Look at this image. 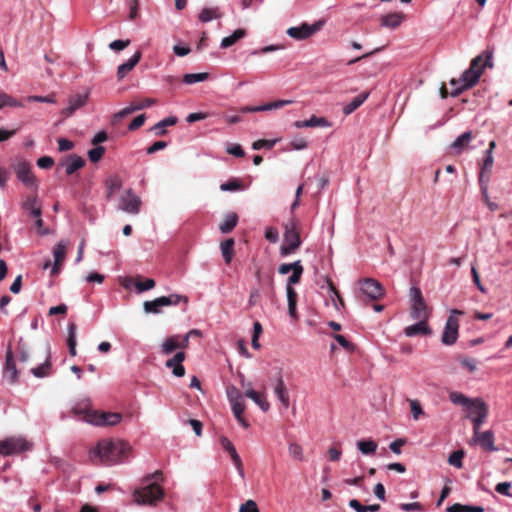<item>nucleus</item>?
<instances>
[{"label": "nucleus", "instance_id": "obj_1", "mask_svg": "<svg viewBox=\"0 0 512 512\" xmlns=\"http://www.w3.org/2000/svg\"><path fill=\"white\" fill-rule=\"evenodd\" d=\"M131 450L130 444L123 440L103 439L90 452V457L93 461L98 459L101 464L112 466L125 462L129 458Z\"/></svg>", "mask_w": 512, "mask_h": 512}, {"label": "nucleus", "instance_id": "obj_2", "mask_svg": "<svg viewBox=\"0 0 512 512\" xmlns=\"http://www.w3.org/2000/svg\"><path fill=\"white\" fill-rule=\"evenodd\" d=\"M492 57L493 52L485 50L471 61L470 67L462 73L458 80L451 79L450 85L452 90L450 91V96L457 97L464 90L473 87L481 77L484 68L493 66Z\"/></svg>", "mask_w": 512, "mask_h": 512}, {"label": "nucleus", "instance_id": "obj_3", "mask_svg": "<svg viewBox=\"0 0 512 512\" xmlns=\"http://www.w3.org/2000/svg\"><path fill=\"white\" fill-rule=\"evenodd\" d=\"M163 481L161 471L147 474L141 478V487L132 492L133 502L137 505L155 506L164 497V490L159 485Z\"/></svg>", "mask_w": 512, "mask_h": 512}, {"label": "nucleus", "instance_id": "obj_4", "mask_svg": "<svg viewBox=\"0 0 512 512\" xmlns=\"http://www.w3.org/2000/svg\"><path fill=\"white\" fill-rule=\"evenodd\" d=\"M32 443L23 436H11L0 440V455L7 457L32 449Z\"/></svg>", "mask_w": 512, "mask_h": 512}, {"label": "nucleus", "instance_id": "obj_5", "mask_svg": "<svg viewBox=\"0 0 512 512\" xmlns=\"http://www.w3.org/2000/svg\"><path fill=\"white\" fill-rule=\"evenodd\" d=\"M301 245L300 234L297 223L291 219L284 224V244L281 247V254L287 256L292 254Z\"/></svg>", "mask_w": 512, "mask_h": 512}, {"label": "nucleus", "instance_id": "obj_6", "mask_svg": "<svg viewBox=\"0 0 512 512\" xmlns=\"http://www.w3.org/2000/svg\"><path fill=\"white\" fill-rule=\"evenodd\" d=\"M459 315H463V311L452 309L450 311L449 317L446 320L445 327L441 336V342L446 346L455 344L458 339Z\"/></svg>", "mask_w": 512, "mask_h": 512}, {"label": "nucleus", "instance_id": "obj_7", "mask_svg": "<svg viewBox=\"0 0 512 512\" xmlns=\"http://www.w3.org/2000/svg\"><path fill=\"white\" fill-rule=\"evenodd\" d=\"M183 300L185 303L188 302V299L185 296H181L178 294H170L168 296H161L151 301H145L143 303V309L145 313L159 314L162 311L163 307L166 306H176Z\"/></svg>", "mask_w": 512, "mask_h": 512}, {"label": "nucleus", "instance_id": "obj_8", "mask_svg": "<svg viewBox=\"0 0 512 512\" xmlns=\"http://www.w3.org/2000/svg\"><path fill=\"white\" fill-rule=\"evenodd\" d=\"M142 201L140 197L131 189H127L119 198L117 210L130 215H138L141 209Z\"/></svg>", "mask_w": 512, "mask_h": 512}, {"label": "nucleus", "instance_id": "obj_9", "mask_svg": "<svg viewBox=\"0 0 512 512\" xmlns=\"http://www.w3.org/2000/svg\"><path fill=\"white\" fill-rule=\"evenodd\" d=\"M359 292L361 295L368 300L375 301L381 299L385 290L382 284L373 278H362L358 281Z\"/></svg>", "mask_w": 512, "mask_h": 512}, {"label": "nucleus", "instance_id": "obj_10", "mask_svg": "<svg viewBox=\"0 0 512 512\" xmlns=\"http://www.w3.org/2000/svg\"><path fill=\"white\" fill-rule=\"evenodd\" d=\"M17 179L29 189L37 190L39 183L32 173L31 164L28 161L20 160L14 166Z\"/></svg>", "mask_w": 512, "mask_h": 512}, {"label": "nucleus", "instance_id": "obj_11", "mask_svg": "<svg viewBox=\"0 0 512 512\" xmlns=\"http://www.w3.org/2000/svg\"><path fill=\"white\" fill-rule=\"evenodd\" d=\"M322 21L315 22L311 25L303 23L300 26H293L287 29L286 33L293 39L304 40L315 34L321 29Z\"/></svg>", "mask_w": 512, "mask_h": 512}, {"label": "nucleus", "instance_id": "obj_12", "mask_svg": "<svg viewBox=\"0 0 512 512\" xmlns=\"http://www.w3.org/2000/svg\"><path fill=\"white\" fill-rule=\"evenodd\" d=\"M122 419L121 414L115 412H103L96 413L94 412L91 415H88L87 421L95 426H114L120 423Z\"/></svg>", "mask_w": 512, "mask_h": 512}, {"label": "nucleus", "instance_id": "obj_13", "mask_svg": "<svg viewBox=\"0 0 512 512\" xmlns=\"http://www.w3.org/2000/svg\"><path fill=\"white\" fill-rule=\"evenodd\" d=\"M191 334H198L197 330L189 331L180 341V337L178 335H173L165 339V341L161 345V350L164 354L168 355L175 351L177 348H185L189 341V336Z\"/></svg>", "mask_w": 512, "mask_h": 512}, {"label": "nucleus", "instance_id": "obj_14", "mask_svg": "<svg viewBox=\"0 0 512 512\" xmlns=\"http://www.w3.org/2000/svg\"><path fill=\"white\" fill-rule=\"evenodd\" d=\"M494 433L491 430L483 431L478 433V435H473L471 438L470 444H478L481 448L488 452H495L498 448L494 444Z\"/></svg>", "mask_w": 512, "mask_h": 512}, {"label": "nucleus", "instance_id": "obj_15", "mask_svg": "<svg viewBox=\"0 0 512 512\" xmlns=\"http://www.w3.org/2000/svg\"><path fill=\"white\" fill-rule=\"evenodd\" d=\"M3 377L12 384L18 381V370L16 368L13 352L10 347H8L5 355Z\"/></svg>", "mask_w": 512, "mask_h": 512}, {"label": "nucleus", "instance_id": "obj_16", "mask_svg": "<svg viewBox=\"0 0 512 512\" xmlns=\"http://www.w3.org/2000/svg\"><path fill=\"white\" fill-rule=\"evenodd\" d=\"M85 160L76 154L69 155L60 166L65 169L66 175L70 176L85 166Z\"/></svg>", "mask_w": 512, "mask_h": 512}, {"label": "nucleus", "instance_id": "obj_17", "mask_svg": "<svg viewBox=\"0 0 512 512\" xmlns=\"http://www.w3.org/2000/svg\"><path fill=\"white\" fill-rule=\"evenodd\" d=\"M185 360L184 352H177L171 359H168L165 363L167 368L172 369V373L175 377H183L185 375V368L182 362Z\"/></svg>", "mask_w": 512, "mask_h": 512}, {"label": "nucleus", "instance_id": "obj_18", "mask_svg": "<svg viewBox=\"0 0 512 512\" xmlns=\"http://www.w3.org/2000/svg\"><path fill=\"white\" fill-rule=\"evenodd\" d=\"M418 322L413 325H409L404 329V334L407 337H414L417 335H430L432 330L427 324V320L417 319Z\"/></svg>", "mask_w": 512, "mask_h": 512}, {"label": "nucleus", "instance_id": "obj_19", "mask_svg": "<svg viewBox=\"0 0 512 512\" xmlns=\"http://www.w3.org/2000/svg\"><path fill=\"white\" fill-rule=\"evenodd\" d=\"M141 59V52L136 51L126 62L122 63L117 68V78L122 80L133 68L139 63Z\"/></svg>", "mask_w": 512, "mask_h": 512}, {"label": "nucleus", "instance_id": "obj_20", "mask_svg": "<svg viewBox=\"0 0 512 512\" xmlns=\"http://www.w3.org/2000/svg\"><path fill=\"white\" fill-rule=\"evenodd\" d=\"M88 94H76L68 101V106L63 109L62 113L71 116L77 109L84 106L87 102Z\"/></svg>", "mask_w": 512, "mask_h": 512}, {"label": "nucleus", "instance_id": "obj_21", "mask_svg": "<svg viewBox=\"0 0 512 512\" xmlns=\"http://www.w3.org/2000/svg\"><path fill=\"white\" fill-rule=\"evenodd\" d=\"M294 126L298 129L307 127H330L331 123L325 117L313 115L307 120L295 121Z\"/></svg>", "mask_w": 512, "mask_h": 512}, {"label": "nucleus", "instance_id": "obj_22", "mask_svg": "<svg viewBox=\"0 0 512 512\" xmlns=\"http://www.w3.org/2000/svg\"><path fill=\"white\" fill-rule=\"evenodd\" d=\"M273 391H274V394H275L276 398L278 399V401L281 402V404L285 408H288L290 401H289L288 392H287V389H286V386H285V383H284V380L282 379V377L277 378L276 383L273 387Z\"/></svg>", "mask_w": 512, "mask_h": 512}, {"label": "nucleus", "instance_id": "obj_23", "mask_svg": "<svg viewBox=\"0 0 512 512\" xmlns=\"http://www.w3.org/2000/svg\"><path fill=\"white\" fill-rule=\"evenodd\" d=\"M66 245V242L60 241L53 249L54 265L51 270L52 275H55L59 272V265L65 259Z\"/></svg>", "mask_w": 512, "mask_h": 512}, {"label": "nucleus", "instance_id": "obj_24", "mask_svg": "<svg viewBox=\"0 0 512 512\" xmlns=\"http://www.w3.org/2000/svg\"><path fill=\"white\" fill-rule=\"evenodd\" d=\"M481 406L479 407V411L477 415H471V421L473 424V435H478L480 433V427L485 422L487 416H488V406L487 404L480 403Z\"/></svg>", "mask_w": 512, "mask_h": 512}, {"label": "nucleus", "instance_id": "obj_25", "mask_svg": "<svg viewBox=\"0 0 512 512\" xmlns=\"http://www.w3.org/2000/svg\"><path fill=\"white\" fill-rule=\"evenodd\" d=\"M404 19V15L400 12L389 13L381 17V26L395 29L399 27Z\"/></svg>", "mask_w": 512, "mask_h": 512}, {"label": "nucleus", "instance_id": "obj_26", "mask_svg": "<svg viewBox=\"0 0 512 512\" xmlns=\"http://www.w3.org/2000/svg\"><path fill=\"white\" fill-rule=\"evenodd\" d=\"M245 396L253 400V402L259 406V408L263 412H267L270 408L269 402L267 399L261 395L259 392L249 388L245 391Z\"/></svg>", "mask_w": 512, "mask_h": 512}, {"label": "nucleus", "instance_id": "obj_27", "mask_svg": "<svg viewBox=\"0 0 512 512\" xmlns=\"http://www.w3.org/2000/svg\"><path fill=\"white\" fill-rule=\"evenodd\" d=\"M369 95V92H363L356 96L355 98H353L349 103H347L343 107V113L345 115H350L351 113H353L358 107H360L365 102Z\"/></svg>", "mask_w": 512, "mask_h": 512}, {"label": "nucleus", "instance_id": "obj_28", "mask_svg": "<svg viewBox=\"0 0 512 512\" xmlns=\"http://www.w3.org/2000/svg\"><path fill=\"white\" fill-rule=\"evenodd\" d=\"M22 208L29 212L32 217H40L41 216V208L38 205L37 196H29L22 203Z\"/></svg>", "mask_w": 512, "mask_h": 512}, {"label": "nucleus", "instance_id": "obj_29", "mask_svg": "<svg viewBox=\"0 0 512 512\" xmlns=\"http://www.w3.org/2000/svg\"><path fill=\"white\" fill-rule=\"evenodd\" d=\"M234 239L228 238L221 242V254L226 264H230L234 255Z\"/></svg>", "mask_w": 512, "mask_h": 512}, {"label": "nucleus", "instance_id": "obj_30", "mask_svg": "<svg viewBox=\"0 0 512 512\" xmlns=\"http://www.w3.org/2000/svg\"><path fill=\"white\" fill-rule=\"evenodd\" d=\"M450 401L455 405H461L465 410L473 405L474 399L467 397L461 392L453 391L449 394Z\"/></svg>", "mask_w": 512, "mask_h": 512}, {"label": "nucleus", "instance_id": "obj_31", "mask_svg": "<svg viewBox=\"0 0 512 512\" xmlns=\"http://www.w3.org/2000/svg\"><path fill=\"white\" fill-rule=\"evenodd\" d=\"M222 17V12L218 7H212V8H203L201 12L199 13V21L203 23L210 22L214 19H219Z\"/></svg>", "mask_w": 512, "mask_h": 512}, {"label": "nucleus", "instance_id": "obj_32", "mask_svg": "<svg viewBox=\"0 0 512 512\" xmlns=\"http://www.w3.org/2000/svg\"><path fill=\"white\" fill-rule=\"evenodd\" d=\"M410 315H411L412 319L427 320L428 312H427V305L425 303V300L413 303L412 307H411Z\"/></svg>", "mask_w": 512, "mask_h": 512}, {"label": "nucleus", "instance_id": "obj_33", "mask_svg": "<svg viewBox=\"0 0 512 512\" xmlns=\"http://www.w3.org/2000/svg\"><path fill=\"white\" fill-rule=\"evenodd\" d=\"M67 330H68V338H67L68 350H69L70 355L74 357L77 354V351H76V345H77V340H76L77 327H76V324L75 323H69L68 326H67Z\"/></svg>", "mask_w": 512, "mask_h": 512}, {"label": "nucleus", "instance_id": "obj_34", "mask_svg": "<svg viewBox=\"0 0 512 512\" xmlns=\"http://www.w3.org/2000/svg\"><path fill=\"white\" fill-rule=\"evenodd\" d=\"M238 223V216L236 213H228L225 215L219 229L222 233H230Z\"/></svg>", "mask_w": 512, "mask_h": 512}, {"label": "nucleus", "instance_id": "obj_35", "mask_svg": "<svg viewBox=\"0 0 512 512\" xmlns=\"http://www.w3.org/2000/svg\"><path fill=\"white\" fill-rule=\"evenodd\" d=\"M471 139V131L463 132L453 141V143L451 144V149H453L456 153H460L463 150V148L468 145Z\"/></svg>", "mask_w": 512, "mask_h": 512}, {"label": "nucleus", "instance_id": "obj_36", "mask_svg": "<svg viewBox=\"0 0 512 512\" xmlns=\"http://www.w3.org/2000/svg\"><path fill=\"white\" fill-rule=\"evenodd\" d=\"M488 181H489V178L487 177L486 180H483V174L479 176V184H480V188H481V194H482V197L484 199V202L485 204L488 206V208L491 210V211H495L498 209V205L495 203V202H492L490 199H489V194H488Z\"/></svg>", "mask_w": 512, "mask_h": 512}, {"label": "nucleus", "instance_id": "obj_37", "mask_svg": "<svg viewBox=\"0 0 512 512\" xmlns=\"http://www.w3.org/2000/svg\"><path fill=\"white\" fill-rule=\"evenodd\" d=\"M246 31L244 29H236L231 35L224 37L220 43L223 49L229 48L234 45L238 40L244 38Z\"/></svg>", "mask_w": 512, "mask_h": 512}, {"label": "nucleus", "instance_id": "obj_38", "mask_svg": "<svg viewBox=\"0 0 512 512\" xmlns=\"http://www.w3.org/2000/svg\"><path fill=\"white\" fill-rule=\"evenodd\" d=\"M176 123H177L176 117H174V116L166 117V118L162 119L161 121H159L158 123H156L152 127V130L155 132L156 135H164L167 132L166 127L173 126Z\"/></svg>", "mask_w": 512, "mask_h": 512}, {"label": "nucleus", "instance_id": "obj_39", "mask_svg": "<svg viewBox=\"0 0 512 512\" xmlns=\"http://www.w3.org/2000/svg\"><path fill=\"white\" fill-rule=\"evenodd\" d=\"M286 295L288 302V313L292 318L296 317L297 293L292 287H286Z\"/></svg>", "mask_w": 512, "mask_h": 512}, {"label": "nucleus", "instance_id": "obj_40", "mask_svg": "<svg viewBox=\"0 0 512 512\" xmlns=\"http://www.w3.org/2000/svg\"><path fill=\"white\" fill-rule=\"evenodd\" d=\"M446 512H484V508L482 506H472L455 503L447 507Z\"/></svg>", "mask_w": 512, "mask_h": 512}, {"label": "nucleus", "instance_id": "obj_41", "mask_svg": "<svg viewBox=\"0 0 512 512\" xmlns=\"http://www.w3.org/2000/svg\"><path fill=\"white\" fill-rule=\"evenodd\" d=\"M291 103H293V100H276L273 102L258 105L257 109H258V112L271 111V110L280 109V108H282L286 105H289Z\"/></svg>", "mask_w": 512, "mask_h": 512}, {"label": "nucleus", "instance_id": "obj_42", "mask_svg": "<svg viewBox=\"0 0 512 512\" xmlns=\"http://www.w3.org/2000/svg\"><path fill=\"white\" fill-rule=\"evenodd\" d=\"M357 448L364 455L372 454L377 449V443L374 440H359Z\"/></svg>", "mask_w": 512, "mask_h": 512}, {"label": "nucleus", "instance_id": "obj_43", "mask_svg": "<svg viewBox=\"0 0 512 512\" xmlns=\"http://www.w3.org/2000/svg\"><path fill=\"white\" fill-rule=\"evenodd\" d=\"M51 363L49 358L44 363L31 369V373L37 378H44L50 374Z\"/></svg>", "mask_w": 512, "mask_h": 512}, {"label": "nucleus", "instance_id": "obj_44", "mask_svg": "<svg viewBox=\"0 0 512 512\" xmlns=\"http://www.w3.org/2000/svg\"><path fill=\"white\" fill-rule=\"evenodd\" d=\"M209 74L206 72L202 73H188L183 76V82L188 85H192L198 82H203L207 80Z\"/></svg>", "mask_w": 512, "mask_h": 512}, {"label": "nucleus", "instance_id": "obj_45", "mask_svg": "<svg viewBox=\"0 0 512 512\" xmlns=\"http://www.w3.org/2000/svg\"><path fill=\"white\" fill-rule=\"evenodd\" d=\"M289 455L292 459L302 461L303 460V449L297 443H290L288 447Z\"/></svg>", "mask_w": 512, "mask_h": 512}, {"label": "nucleus", "instance_id": "obj_46", "mask_svg": "<svg viewBox=\"0 0 512 512\" xmlns=\"http://www.w3.org/2000/svg\"><path fill=\"white\" fill-rule=\"evenodd\" d=\"M104 153L105 148L103 146H96L88 151L89 160L96 163L103 157Z\"/></svg>", "mask_w": 512, "mask_h": 512}, {"label": "nucleus", "instance_id": "obj_47", "mask_svg": "<svg viewBox=\"0 0 512 512\" xmlns=\"http://www.w3.org/2000/svg\"><path fill=\"white\" fill-rule=\"evenodd\" d=\"M464 453L461 450L454 451L448 458V463L456 468L462 467Z\"/></svg>", "mask_w": 512, "mask_h": 512}, {"label": "nucleus", "instance_id": "obj_48", "mask_svg": "<svg viewBox=\"0 0 512 512\" xmlns=\"http://www.w3.org/2000/svg\"><path fill=\"white\" fill-rule=\"evenodd\" d=\"M0 101L2 102V106H11V107H22V103L13 98L12 96L6 93H0Z\"/></svg>", "mask_w": 512, "mask_h": 512}, {"label": "nucleus", "instance_id": "obj_49", "mask_svg": "<svg viewBox=\"0 0 512 512\" xmlns=\"http://www.w3.org/2000/svg\"><path fill=\"white\" fill-rule=\"evenodd\" d=\"M230 457H231V459L233 461V464H234V466H235V468L237 470L238 475L242 479H244L245 478V472H244V468H243V463H242V460H241L239 454L237 453V451L232 453L230 455Z\"/></svg>", "mask_w": 512, "mask_h": 512}, {"label": "nucleus", "instance_id": "obj_50", "mask_svg": "<svg viewBox=\"0 0 512 512\" xmlns=\"http://www.w3.org/2000/svg\"><path fill=\"white\" fill-rule=\"evenodd\" d=\"M410 411L414 420H418L424 414L422 406L418 400H410Z\"/></svg>", "mask_w": 512, "mask_h": 512}, {"label": "nucleus", "instance_id": "obj_51", "mask_svg": "<svg viewBox=\"0 0 512 512\" xmlns=\"http://www.w3.org/2000/svg\"><path fill=\"white\" fill-rule=\"evenodd\" d=\"M135 111H138V109L136 108V105L134 102H132L129 106L121 109L120 111H118L115 115H114V119L116 121L118 120H121L122 118L128 116L129 114L135 112Z\"/></svg>", "mask_w": 512, "mask_h": 512}, {"label": "nucleus", "instance_id": "obj_52", "mask_svg": "<svg viewBox=\"0 0 512 512\" xmlns=\"http://www.w3.org/2000/svg\"><path fill=\"white\" fill-rule=\"evenodd\" d=\"M493 163H494V158H493V154H491V150H486L485 151V159H484V162H483V166H482V171L480 173V175H484L485 172H489L493 166Z\"/></svg>", "mask_w": 512, "mask_h": 512}, {"label": "nucleus", "instance_id": "obj_53", "mask_svg": "<svg viewBox=\"0 0 512 512\" xmlns=\"http://www.w3.org/2000/svg\"><path fill=\"white\" fill-rule=\"evenodd\" d=\"M135 287L139 293L145 292L155 287V281L153 279L148 278L144 281L137 282L135 284Z\"/></svg>", "mask_w": 512, "mask_h": 512}, {"label": "nucleus", "instance_id": "obj_54", "mask_svg": "<svg viewBox=\"0 0 512 512\" xmlns=\"http://www.w3.org/2000/svg\"><path fill=\"white\" fill-rule=\"evenodd\" d=\"M277 140H257L252 144L253 150H260L262 148L271 149L276 144Z\"/></svg>", "mask_w": 512, "mask_h": 512}, {"label": "nucleus", "instance_id": "obj_55", "mask_svg": "<svg viewBox=\"0 0 512 512\" xmlns=\"http://www.w3.org/2000/svg\"><path fill=\"white\" fill-rule=\"evenodd\" d=\"M220 189L225 192L237 191L241 189V183L238 180H230L222 183Z\"/></svg>", "mask_w": 512, "mask_h": 512}, {"label": "nucleus", "instance_id": "obj_56", "mask_svg": "<svg viewBox=\"0 0 512 512\" xmlns=\"http://www.w3.org/2000/svg\"><path fill=\"white\" fill-rule=\"evenodd\" d=\"M302 273L303 267L301 265L293 271L291 276H289L286 287H292L293 284H297L300 281Z\"/></svg>", "mask_w": 512, "mask_h": 512}, {"label": "nucleus", "instance_id": "obj_57", "mask_svg": "<svg viewBox=\"0 0 512 512\" xmlns=\"http://www.w3.org/2000/svg\"><path fill=\"white\" fill-rule=\"evenodd\" d=\"M326 286H327V293L331 300L335 302V299L341 300L339 292L337 291L336 287L334 286L333 282L329 279H325Z\"/></svg>", "mask_w": 512, "mask_h": 512}, {"label": "nucleus", "instance_id": "obj_58", "mask_svg": "<svg viewBox=\"0 0 512 512\" xmlns=\"http://www.w3.org/2000/svg\"><path fill=\"white\" fill-rule=\"evenodd\" d=\"M299 266H301V262L299 260L295 261L293 263H283L279 266L278 272L280 274L285 275V274H288L291 270L294 271Z\"/></svg>", "mask_w": 512, "mask_h": 512}, {"label": "nucleus", "instance_id": "obj_59", "mask_svg": "<svg viewBox=\"0 0 512 512\" xmlns=\"http://www.w3.org/2000/svg\"><path fill=\"white\" fill-rule=\"evenodd\" d=\"M511 483L510 482H500L495 486V491L501 495L512 497L510 493Z\"/></svg>", "mask_w": 512, "mask_h": 512}, {"label": "nucleus", "instance_id": "obj_60", "mask_svg": "<svg viewBox=\"0 0 512 512\" xmlns=\"http://www.w3.org/2000/svg\"><path fill=\"white\" fill-rule=\"evenodd\" d=\"M106 186H107V197L108 198H111L113 193L120 189L121 187V182L118 180V179H110L106 182Z\"/></svg>", "mask_w": 512, "mask_h": 512}, {"label": "nucleus", "instance_id": "obj_61", "mask_svg": "<svg viewBox=\"0 0 512 512\" xmlns=\"http://www.w3.org/2000/svg\"><path fill=\"white\" fill-rule=\"evenodd\" d=\"M130 45V40H114L109 44V48L113 51H121Z\"/></svg>", "mask_w": 512, "mask_h": 512}, {"label": "nucleus", "instance_id": "obj_62", "mask_svg": "<svg viewBox=\"0 0 512 512\" xmlns=\"http://www.w3.org/2000/svg\"><path fill=\"white\" fill-rule=\"evenodd\" d=\"M232 412L235 416V418L243 417V413L245 410V405L243 400L240 401H234L233 404H231Z\"/></svg>", "mask_w": 512, "mask_h": 512}, {"label": "nucleus", "instance_id": "obj_63", "mask_svg": "<svg viewBox=\"0 0 512 512\" xmlns=\"http://www.w3.org/2000/svg\"><path fill=\"white\" fill-rule=\"evenodd\" d=\"M239 512H260L259 508L254 500H247L245 503H243L240 508Z\"/></svg>", "mask_w": 512, "mask_h": 512}, {"label": "nucleus", "instance_id": "obj_64", "mask_svg": "<svg viewBox=\"0 0 512 512\" xmlns=\"http://www.w3.org/2000/svg\"><path fill=\"white\" fill-rule=\"evenodd\" d=\"M265 238L271 243H276L279 240V232L277 228L267 227L265 230Z\"/></svg>", "mask_w": 512, "mask_h": 512}]
</instances>
